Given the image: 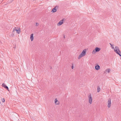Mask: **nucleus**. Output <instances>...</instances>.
<instances>
[{"mask_svg": "<svg viewBox=\"0 0 121 121\" xmlns=\"http://www.w3.org/2000/svg\"><path fill=\"white\" fill-rule=\"evenodd\" d=\"M120 50V49L119 48V47L117 46L116 47L115 49H114V51L118 55L120 56H121V55L119 53V52H118V51Z\"/></svg>", "mask_w": 121, "mask_h": 121, "instance_id": "obj_1", "label": "nucleus"}, {"mask_svg": "<svg viewBox=\"0 0 121 121\" xmlns=\"http://www.w3.org/2000/svg\"><path fill=\"white\" fill-rule=\"evenodd\" d=\"M100 49H101L100 48L96 47L95 48V49L93 50L92 53L93 54H95L96 52H99Z\"/></svg>", "mask_w": 121, "mask_h": 121, "instance_id": "obj_2", "label": "nucleus"}, {"mask_svg": "<svg viewBox=\"0 0 121 121\" xmlns=\"http://www.w3.org/2000/svg\"><path fill=\"white\" fill-rule=\"evenodd\" d=\"M89 102L90 104H91L92 102V97L90 94H89L88 95Z\"/></svg>", "mask_w": 121, "mask_h": 121, "instance_id": "obj_3", "label": "nucleus"}, {"mask_svg": "<svg viewBox=\"0 0 121 121\" xmlns=\"http://www.w3.org/2000/svg\"><path fill=\"white\" fill-rule=\"evenodd\" d=\"M58 8V6L57 5L55 7L51 10V12L55 13L56 12L57 9Z\"/></svg>", "mask_w": 121, "mask_h": 121, "instance_id": "obj_4", "label": "nucleus"}, {"mask_svg": "<svg viewBox=\"0 0 121 121\" xmlns=\"http://www.w3.org/2000/svg\"><path fill=\"white\" fill-rule=\"evenodd\" d=\"M64 21V19H63L62 20L60 21L57 24L58 26L61 25L63 23Z\"/></svg>", "mask_w": 121, "mask_h": 121, "instance_id": "obj_5", "label": "nucleus"}, {"mask_svg": "<svg viewBox=\"0 0 121 121\" xmlns=\"http://www.w3.org/2000/svg\"><path fill=\"white\" fill-rule=\"evenodd\" d=\"M111 99L109 98L108 99V108H110L111 106Z\"/></svg>", "mask_w": 121, "mask_h": 121, "instance_id": "obj_6", "label": "nucleus"}, {"mask_svg": "<svg viewBox=\"0 0 121 121\" xmlns=\"http://www.w3.org/2000/svg\"><path fill=\"white\" fill-rule=\"evenodd\" d=\"M2 86L3 87H4L6 90L8 91H9L8 87L7 86H6V85L4 83H3L2 84Z\"/></svg>", "mask_w": 121, "mask_h": 121, "instance_id": "obj_7", "label": "nucleus"}, {"mask_svg": "<svg viewBox=\"0 0 121 121\" xmlns=\"http://www.w3.org/2000/svg\"><path fill=\"white\" fill-rule=\"evenodd\" d=\"M86 49L83 50L82 52L81 53V54H82L83 56L85 55L86 54Z\"/></svg>", "mask_w": 121, "mask_h": 121, "instance_id": "obj_8", "label": "nucleus"}, {"mask_svg": "<svg viewBox=\"0 0 121 121\" xmlns=\"http://www.w3.org/2000/svg\"><path fill=\"white\" fill-rule=\"evenodd\" d=\"M55 103L56 105H58L59 104V101L56 98L55 100Z\"/></svg>", "mask_w": 121, "mask_h": 121, "instance_id": "obj_9", "label": "nucleus"}, {"mask_svg": "<svg viewBox=\"0 0 121 121\" xmlns=\"http://www.w3.org/2000/svg\"><path fill=\"white\" fill-rule=\"evenodd\" d=\"M95 68L96 70H98L100 69V66L98 65H97L95 66Z\"/></svg>", "mask_w": 121, "mask_h": 121, "instance_id": "obj_10", "label": "nucleus"}, {"mask_svg": "<svg viewBox=\"0 0 121 121\" xmlns=\"http://www.w3.org/2000/svg\"><path fill=\"white\" fill-rule=\"evenodd\" d=\"M30 38L31 41H32L34 39L33 34H31L30 36Z\"/></svg>", "mask_w": 121, "mask_h": 121, "instance_id": "obj_11", "label": "nucleus"}, {"mask_svg": "<svg viewBox=\"0 0 121 121\" xmlns=\"http://www.w3.org/2000/svg\"><path fill=\"white\" fill-rule=\"evenodd\" d=\"M15 30V31H16V32L18 34H19L21 32L20 28L18 29V30L17 29H16Z\"/></svg>", "mask_w": 121, "mask_h": 121, "instance_id": "obj_12", "label": "nucleus"}, {"mask_svg": "<svg viewBox=\"0 0 121 121\" xmlns=\"http://www.w3.org/2000/svg\"><path fill=\"white\" fill-rule=\"evenodd\" d=\"M16 29V27H15L13 29V32L12 33V36H13L14 35V34L13 33L14 32H15V30Z\"/></svg>", "mask_w": 121, "mask_h": 121, "instance_id": "obj_13", "label": "nucleus"}, {"mask_svg": "<svg viewBox=\"0 0 121 121\" xmlns=\"http://www.w3.org/2000/svg\"><path fill=\"white\" fill-rule=\"evenodd\" d=\"M83 56L82 54H80V55H79V56H78V59H80Z\"/></svg>", "mask_w": 121, "mask_h": 121, "instance_id": "obj_14", "label": "nucleus"}, {"mask_svg": "<svg viewBox=\"0 0 121 121\" xmlns=\"http://www.w3.org/2000/svg\"><path fill=\"white\" fill-rule=\"evenodd\" d=\"M100 88L99 86H98L97 87V91L98 92H99L100 91Z\"/></svg>", "mask_w": 121, "mask_h": 121, "instance_id": "obj_15", "label": "nucleus"}, {"mask_svg": "<svg viewBox=\"0 0 121 121\" xmlns=\"http://www.w3.org/2000/svg\"><path fill=\"white\" fill-rule=\"evenodd\" d=\"M110 70L109 69H107L105 70L106 72L107 71L108 73H109L110 72Z\"/></svg>", "mask_w": 121, "mask_h": 121, "instance_id": "obj_16", "label": "nucleus"}, {"mask_svg": "<svg viewBox=\"0 0 121 121\" xmlns=\"http://www.w3.org/2000/svg\"><path fill=\"white\" fill-rule=\"evenodd\" d=\"M2 101L3 102H4L5 101V99H4V98H3V99H2Z\"/></svg>", "mask_w": 121, "mask_h": 121, "instance_id": "obj_17", "label": "nucleus"}, {"mask_svg": "<svg viewBox=\"0 0 121 121\" xmlns=\"http://www.w3.org/2000/svg\"><path fill=\"white\" fill-rule=\"evenodd\" d=\"M39 25V23H38L36 22V26H38Z\"/></svg>", "mask_w": 121, "mask_h": 121, "instance_id": "obj_18", "label": "nucleus"}, {"mask_svg": "<svg viewBox=\"0 0 121 121\" xmlns=\"http://www.w3.org/2000/svg\"><path fill=\"white\" fill-rule=\"evenodd\" d=\"M71 68H72V69H73V64H72V65L71 66Z\"/></svg>", "mask_w": 121, "mask_h": 121, "instance_id": "obj_19", "label": "nucleus"}, {"mask_svg": "<svg viewBox=\"0 0 121 121\" xmlns=\"http://www.w3.org/2000/svg\"><path fill=\"white\" fill-rule=\"evenodd\" d=\"M118 52H119V53L120 54H121V51H120V50H119V51H118Z\"/></svg>", "mask_w": 121, "mask_h": 121, "instance_id": "obj_20", "label": "nucleus"}, {"mask_svg": "<svg viewBox=\"0 0 121 121\" xmlns=\"http://www.w3.org/2000/svg\"><path fill=\"white\" fill-rule=\"evenodd\" d=\"M118 52H119V53L120 54H121V51H120V50H119V51H118Z\"/></svg>", "mask_w": 121, "mask_h": 121, "instance_id": "obj_21", "label": "nucleus"}, {"mask_svg": "<svg viewBox=\"0 0 121 121\" xmlns=\"http://www.w3.org/2000/svg\"><path fill=\"white\" fill-rule=\"evenodd\" d=\"M109 44L111 46H112V45L110 43H109Z\"/></svg>", "mask_w": 121, "mask_h": 121, "instance_id": "obj_22", "label": "nucleus"}, {"mask_svg": "<svg viewBox=\"0 0 121 121\" xmlns=\"http://www.w3.org/2000/svg\"><path fill=\"white\" fill-rule=\"evenodd\" d=\"M13 0H12V1H11L10 2H9V3H11L13 1Z\"/></svg>", "mask_w": 121, "mask_h": 121, "instance_id": "obj_23", "label": "nucleus"}, {"mask_svg": "<svg viewBox=\"0 0 121 121\" xmlns=\"http://www.w3.org/2000/svg\"><path fill=\"white\" fill-rule=\"evenodd\" d=\"M112 49H113L114 48V47H112Z\"/></svg>", "mask_w": 121, "mask_h": 121, "instance_id": "obj_24", "label": "nucleus"}, {"mask_svg": "<svg viewBox=\"0 0 121 121\" xmlns=\"http://www.w3.org/2000/svg\"><path fill=\"white\" fill-rule=\"evenodd\" d=\"M64 38H65V36H64Z\"/></svg>", "mask_w": 121, "mask_h": 121, "instance_id": "obj_25", "label": "nucleus"}, {"mask_svg": "<svg viewBox=\"0 0 121 121\" xmlns=\"http://www.w3.org/2000/svg\"><path fill=\"white\" fill-rule=\"evenodd\" d=\"M50 68L51 69L52 68V67H50Z\"/></svg>", "mask_w": 121, "mask_h": 121, "instance_id": "obj_26", "label": "nucleus"}, {"mask_svg": "<svg viewBox=\"0 0 121 121\" xmlns=\"http://www.w3.org/2000/svg\"><path fill=\"white\" fill-rule=\"evenodd\" d=\"M113 46V45H112V46H111V47H112V46Z\"/></svg>", "mask_w": 121, "mask_h": 121, "instance_id": "obj_27", "label": "nucleus"}, {"mask_svg": "<svg viewBox=\"0 0 121 121\" xmlns=\"http://www.w3.org/2000/svg\"><path fill=\"white\" fill-rule=\"evenodd\" d=\"M120 59H121V57Z\"/></svg>", "mask_w": 121, "mask_h": 121, "instance_id": "obj_28", "label": "nucleus"}]
</instances>
